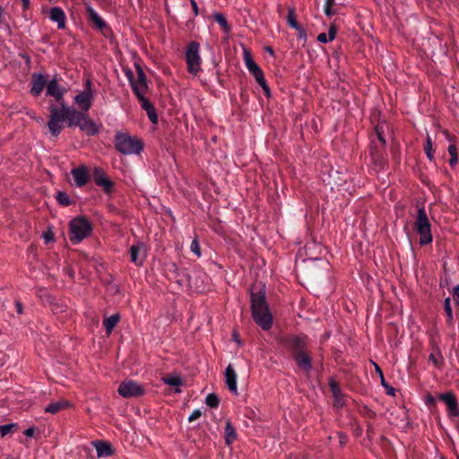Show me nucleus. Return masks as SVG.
I'll return each instance as SVG.
<instances>
[{"instance_id":"obj_1","label":"nucleus","mask_w":459,"mask_h":459,"mask_svg":"<svg viewBox=\"0 0 459 459\" xmlns=\"http://www.w3.org/2000/svg\"><path fill=\"white\" fill-rule=\"evenodd\" d=\"M61 78L55 74L48 81L46 96L52 97L56 100L48 107L49 118L48 127L52 136L57 137L63 130V117L66 114L65 108H74L69 106L65 99L67 89L60 84Z\"/></svg>"},{"instance_id":"obj_2","label":"nucleus","mask_w":459,"mask_h":459,"mask_svg":"<svg viewBox=\"0 0 459 459\" xmlns=\"http://www.w3.org/2000/svg\"><path fill=\"white\" fill-rule=\"evenodd\" d=\"M250 309L254 321L264 331H268L273 326V315L270 311L267 300L265 286H254L250 295Z\"/></svg>"},{"instance_id":"obj_3","label":"nucleus","mask_w":459,"mask_h":459,"mask_svg":"<svg viewBox=\"0 0 459 459\" xmlns=\"http://www.w3.org/2000/svg\"><path fill=\"white\" fill-rule=\"evenodd\" d=\"M308 340V336L304 333L287 336L283 340V344L290 352L298 368L306 373H309L313 368L312 358L307 351Z\"/></svg>"},{"instance_id":"obj_4","label":"nucleus","mask_w":459,"mask_h":459,"mask_svg":"<svg viewBox=\"0 0 459 459\" xmlns=\"http://www.w3.org/2000/svg\"><path fill=\"white\" fill-rule=\"evenodd\" d=\"M65 115L63 117V124L65 123L69 128L79 127L80 131L87 136L97 135L101 128V123H96L88 114L80 113L74 108H65Z\"/></svg>"},{"instance_id":"obj_5","label":"nucleus","mask_w":459,"mask_h":459,"mask_svg":"<svg viewBox=\"0 0 459 459\" xmlns=\"http://www.w3.org/2000/svg\"><path fill=\"white\" fill-rule=\"evenodd\" d=\"M386 127L387 126L384 122L378 123L374 128V135L371 136L369 148L371 160L380 168H384L385 164L383 153L386 145L385 138V130Z\"/></svg>"},{"instance_id":"obj_6","label":"nucleus","mask_w":459,"mask_h":459,"mask_svg":"<svg viewBox=\"0 0 459 459\" xmlns=\"http://www.w3.org/2000/svg\"><path fill=\"white\" fill-rule=\"evenodd\" d=\"M114 145L115 149L124 155H138L143 151V143L141 139L122 131L116 133Z\"/></svg>"},{"instance_id":"obj_7","label":"nucleus","mask_w":459,"mask_h":459,"mask_svg":"<svg viewBox=\"0 0 459 459\" xmlns=\"http://www.w3.org/2000/svg\"><path fill=\"white\" fill-rule=\"evenodd\" d=\"M417 208L414 230L420 236L419 244L420 246H426L433 241L431 224L426 212L425 207L421 205L417 206Z\"/></svg>"},{"instance_id":"obj_8","label":"nucleus","mask_w":459,"mask_h":459,"mask_svg":"<svg viewBox=\"0 0 459 459\" xmlns=\"http://www.w3.org/2000/svg\"><path fill=\"white\" fill-rule=\"evenodd\" d=\"M92 233V225L84 216H77L69 223V239L74 244H79Z\"/></svg>"},{"instance_id":"obj_9","label":"nucleus","mask_w":459,"mask_h":459,"mask_svg":"<svg viewBox=\"0 0 459 459\" xmlns=\"http://www.w3.org/2000/svg\"><path fill=\"white\" fill-rule=\"evenodd\" d=\"M243 59L248 72L254 76L256 82L261 86L265 96L269 97L271 94L270 87L266 82L264 72L259 65L254 61L249 50L244 48Z\"/></svg>"},{"instance_id":"obj_10","label":"nucleus","mask_w":459,"mask_h":459,"mask_svg":"<svg viewBox=\"0 0 459 459\" xmlns=\"http://www.w3.org/2000/svg\"><path fill=\"white\" fill-rule=\"evenodd\" d=\"M74 102L78 106L80 113L88 114L94 100V92L92 91V82L87 79L84 82L83 90L73 98Z\"/></svg>"},{"instance_id":"obj_11","label":"nucleus","mask_w":459,"mask_h":459,"mask_svg":"<svg viewBox=\"0 0 459 459\" xmlns=\"http://www.w3.org/2000/svg\"><path fill=\"white\" fill-rule=\"evenodd\" d=\"M200 44L196 41H191L186 51V62L187 71L196 75L201 71V57L199 55Z\"/></svg>"},{"instance_id":"obj_12","label":"nucleus","mask_w":459,"mask_h":459,"mask_svg":"<svg viewBox=\"0 0 459 459\" xmlns=\"http://www.w3.org/2000/svg\"><path fill=\"white\" fill-rule=\"evenodd\" d=\"M117 393L124 398L140 397L144 394L145 389L136 381L128 379L119 385Z\"/></svg>"},{"instance_id":"obj_13","label":"nucleus","mask_w":459,"mask_h":459,"mask_svg":"<svg viewBox=\"0 0 459 459\" xmlns=\"http://www.w3.org/2000/svg\"><path fill=\"white\" fill-rule=\"evenodd\" d=\"M137 77L131 83L132 91L137 99L145 97V93L148 90L147 78L143 68L136 65H135Z\"/></svg>"},{"instance_id":"obj_14","label":"nucleus","mask_w":459,"mask_h":459,"mask_svg":"<svg viewBox=\"0 0 459 459\" xmlns=\"http://www.w3.org/2000/svg\"><path fill=\"white\" fill-rule=\"evenodd\" d=\"M83 5L89 20L93 23L96 29L101 30L103 33L105 30H110L107 22L98 14L89 1H83Z\"/></svg>"},{"instance_id":"obj_15","label":"nucleus","mask_w":459,"mask_h":459,"mask_svg":"<svg viewBox=\"0 0 459 459\" xmlns=\"http://www.w3.org/2000/svg\"><path fill=\"white\" fill-rule=\"evenodd\" d=\"M438 399L446 403L447 407V414L450 418L459 416V405L455 394L452 392L440 394Z\"/></svg>"},{"instance_id":"obj_16","label":"nucleus","mask_w":459,"mask_h":459,"mask_svg":"<svg viewBox=\"0 0 459 459\" xmlns=\"http://www.w3.org/2000/svg\"><path fill=\"white\" fill-rule=\"evenodd\" d=\"M130 261L136 266H142L146 258V247L143 242H137L131 246L130 250Z\"/></svg>"},{"instance_id":"obj_17","label":"nucleus","mask_w":459,"mask_h":459,"mask_svg":"<svg viewBox=\"0 0 459 459\" xmlns=\"http://www.w3.org/2000/svg\"><path fill=\"white\" fill-rule=\"evenodd\" d=\"M93 180L95 184L101 186L106 194L112 192L113 182L107 177L101 168H95L93 170Z\"/></svg>"},{"instance_id":"obj_18","label":"nucleus","mask_w":459,"mask_h":459,"mask_svg":"<svg viewBox=\"0 0 459 459\" xmlns=\"http://www.w3.org/2000/svg\"><path fill=\"white\" fill-rule=\"evenodd\" d=\"M48 81L46 80V77L42 74H33L31 76V82H30V93L34 97H39L44 88H47Z\"/></svg>"},{"instance_id":"obj_19","label":"nucleus","mask_w":459,"mask_h":459,"mask_svg":"<svg viewBox=\"0 0 459 459\" xmlns=\"http://www.w3.org/2000/svg\"><path fill=\"white\" fill-rule=\"evenodd\" d=\"M71 174L74 178L75 186L78 187L85 186L90 178L88 169L85 166H80L73 169L71 170Z\"/></svg>"},{"instance_id":"obj_20","label":"nucleus","mask_w":459,"mask_h":459,"mask_svg":"<svg viewBox=\"0 0 459 459\" xmlns=\"http://www.w3.org/2000/svg\"><path fill=\"white\" fill-rule=\"evenodd\" d=\"M91 444L96 449L98 458L111 456L115 453V449L109 442L95 440Z\"/></svg>"},{"instance_id":"obj_21","label":"nucleus","mask_w":459,"mask_h":459,"mask_svg":"<svg viewBox=\"0 0 459 459\" xmlns=\"http://www.w3.org/2000/svg\"><path fill=\"white\" fill-rule=\"evenodd\" d=\"M49 19L57 24V28L62 30L65 27L66 15L64 10L59 6L52 7L49 10Z\"/></svg>"},{"instance_id":"obj_22","label":"nucleus","mask_w":459,"mask_h":459,"mask_svg":"<svg viewBox=\"0 0 459 459\" xmlns=\"http://www.w3.org/2000/svg\"><path fill=\"white\" fill-rule=\"evenodd\" d=\"M237 373L233 367L230 364L225 369V379L229 390L234 394H238Z\"/></svg>"},{"instance_id":"obj_23","label":"nucleus","mask_w":459,"mask_h":459,"mask_svg":"<svg viewBox=\"0 0 459 459\" xmlns=\"http://www.w3.org/2000/svg\"><path fill=\"white\" fill-rule=\"evenodd\" d=\"M138 100L141 103V107L146 111V114L152 124L158 123V114L153 104L146 98H139Z\"/></svg>"},{"instance_id":"obj_24","label":"nucleus","mask_w":459,"mask_h":459,"mask_svg":"<svg viewBox=\"0 0 459 459\" xmlns=\"http://www.w3.org/2000/svg\"><path fill=\"white\" fill-rule=\"evenodd\" d=\"M329 387L334 398V403L337 406L342 407L344 405V399L339 384L334 379L329 380Z\"/></svg>"},{"instance_id":"obj_25","label":"nucleus","mask_w":459,"mask_h":459,"mask_svg":"<svg viewBox=\"0 0 459 459\" xmlns=\"http://www.w3.org/2000/svg\"><path fill=\"white\" fill-rule=\"evenodd\" d=\"M69 406H70V403L66 400H59L56 402H52L48 406H46L45 412L56 414L58 411H60Z\"/></svg>"},{"instance_id":"obj_26","label":"nucleus","mask_w":459,"mask_h":459,"mask_svg":"<svg viewBox=\"0 0 459 459\" xmlns=\"http://www.w3.org/2000/svg\"><path fill=\"white\" fill-rule=\"evenodd\" d=\"M119 320H120V316L117 313L113 314V315L104 318L103 325L105 327V331L108 335H109L112 333V331L116 327V325H117Z\"/></svg>"},{"instance_id":"obj_27","label":"nucleus","mask_w":459,"mask_h":459,"mask_svg":"<svg viewBox=\"0 0 459 459\" xmlns=\"http://www.w3.org/2000/svg\"><path fill=\"white\" fill-rule=\"evenodd\" d=\"M225 444L230 446L238 437L235 428L233 427L230 420L226 421L225 425Z\"/></svg>"},{"instance_id":"obj_28","label":"nucleus","mask_w":459,"mask_h":459,"mask_svg":"<svg viewBox=\"0 0 459 459\" xmlns=\"http://www.w3.org/2000/svg\"><path fill=\"white\" fill-rule=\"evenodd\" d=\"M162 382L169 386L177 387L175 392L177 394H180L182 391L179 388L182 385L183 381L180 376H170L162 378Z\"/></svg>"},{"instance_id":"obj_29","label":"nucleus","mask_w":459,"mask_h":459,"mask_svg":"<svg viewBox=\"0 0 459 459\" xmlns=\"http://www.w3.org/2000/svg\"><path fill=\"white\" fill-rule=\"evenodd\" d=\"M444 310L446 316V323L448 325L453 326L455 324L453 309L451 307V299L449 297L446 298L444 300Z\"/></svg>"},{"instance_id":"obj_30","label":"nucleus","mask_w":459,"mask_h":459,"mask_svg":"<svg viewBox=\"0 0 459 459\" xmlns=\"http://www.w3.org/2000/svg\"><path fill=\"white\" fill-rule=\"evenodd\" d=\"M447 152L450 155L449 165L451 168H455L458 161L456 145L455 143H450L448 145Z\"/></svg>"},{"instance_id":"obj_31","label":"nucleus","mask_w":459,"mask_h":459,"mask_svg":"<svg viewBox=\"0 0 459 459\" xmlns=\"http://www.w3.org/2000/svg\"><path fill=\"white\" fill-rule=\"evenodd\" d=\"M56 199L57 203L62 206H69L73 204L72 199L69 195L63 191H58L56 195Z\"/></svg>"},{"instance_id":"obj_32","label":"nucleus","mask_w":459,"mask_h":459,"mask_svg":"<svg viewBox=\"0 0 459 459\" xmlns=\"http://www.w3.org/2000/svg\"><path fill=\"white\" fill-rule=\"evenodd\" d=\"M213 18H214L215 22L221 25V27L223 29V30L225 32L230 31V28L229 26L228 21L224 14H222L221 13H215L213 14Z\"/></svg>"},{"instance_id":"obj_33","label":"nucleus","mask_w":459,"mask_h":459,"mask_svg":"<svg viewBox=\"0 0 459 459\" xmlns=\"http://www.w3.org/2000/svg\"><path fill=\"white\" fill-rule=\"evenodd\" d=\"M335 0H325L324 13L327 17H332L336 14V10L333 8Z\"/></svg>"},{"instance_id":"obj_34","label":"nucleus","mask_w":459,"mask_h":459,"mask_svg":"<svg viewBox=\"0 0 459 459\" xmlns=\"http://www.w3.org/2000/svg\"><path fill=\"white\" fill-rule=\"evenodd\" d=\"M287 22L293 29H299V28L300 24L297 22L296 14H295V9L294 8H289L288 15H287Z\"/></svg>"},{"instance_id":"obj_35","label":"nucleus","mask_w":459,"mask_h":459,"mask_svg":"<svg viewBox=\"0 0 459 459\" xmlns=\"http://www.w3.org/2000/svg\"><path fill=\"white\" fill-rule=\"evenodd\" d=\"M424 152L427 155L428 159L432 161L434 160V151L432 148V141L431 138L428 135L426 144L424 146Z\"/></svg>"},{"instance_id":"obj_36","label":"nucleus","mask_w":459,"mask_h":459,"mask_svg":"<svg viewBox=\"0 0 459 459\" xmlns=\"http://www.w3.org/2000/svg\"><path fill=\"white\" fill-rule=\"evenodd\" d=\"M205 403L211 408H217L220 404V399L215 394H209L205 398Z\"/></svg>"},{"instance_id":"obj_37","label":"nucleus","mask_w":459,"mask_h":459,"mask_svg":"<svg viewBox=\"0 0 459 459\" xmlns=\"http://www.w3.org/2000/svg\"><path fill=\"white\" fill-rule=\"evenodd\" d=\"M190 250L191 252H193L197 257H200L202 253H201V248H200V244H199V240H198V238L195 236L192 242H191V245H190Z\"/></svg>"},{"instance_id":"obj_38","label":"nucleus","mask_w":459,"mask_h":459,"mask_svg":"<svg viewBox=\"0 0 459 459\" xmlns=\"http://www.w3.org/2000/svg\"><path fill=\"white\" fill-rule=\"evenodd\" d=\"M17 427L16 423H9L4 425H0V434L2 437L8 435L13 432V429Z\"/></svg>"},{"instance_id":"obj_39","label":"nucleus","mask_w":459,"mask_h":459,"mask_svg":"<svg viewBox=\"0 0 459 459\" xmlns=\"http://www.w3.org/2000/svg\"><path fill=\"white\" fill-rule=\"evenodd\" d=\"M336 33H337V27L334 24H331L328 29V34H327L328 39L333 41L335 39Z\"/></svg>"},{"instance_id":"obj_40","label":"nucleus","mask_w":459,"mask_h":459,"mask_svg":"<svg viewBox=\"0 0 459 459\" xmlns=\"http://www.w3.org/2000/svg\"><path fill=\"white\" fill-rule=\"evenodd\" d=\"M202 415V411L199 409H195L192 411V413L188 417V421L192 422L197 419H199Z\"/></svg>"},{"instance_id":"obj_41","label":"nucleus","mask_w":459,"mask_h":459,"mask_svg":"<svg viewBox=\"0 0 459 459\" xmlns=\"http://www.w3.org/2000/svg\"><path fill=\"white\" fill-rule=\"evenodd\" d=\"M452 295L455 305L459 306V283L453 289Z\"/></svg>"},{"instance_id":"obj_42","label":"nucleus","mask_w":459,"mask_h":459,"mask_svg":"<svg viewBox=\"0 0 459 459\" xmlns=\"http://www.w3.org/2000/svg\"><path fill=\"white\" fill-rule=\"evenodd\" d=\"M338 437H339V442L342 446L347 444L348 442V437L346 434H344L343 432H339L338 433Z\"/></svg>"},{"instance_id":"obj_43","label":"nucleus","mask_w":459,"mask_h":459,"mask_svg":"<svg viewBox=\"0 0 459 459\" xmlns=\"http://www.w3.org/2000/svg\"><path fill=\"white\" fill-rule=\"evenodd\" d=\"M317 40L321 43H328L331 41L330 39H328V36L325 33H320L317 36Z\"/></svg>"},{"instance_id":"obj_44","label":"nucleus","mask_w":459,"mask_h":459,"mask_svg":"<svg viewBox=\"0 0 459 459\" xmlns=\"http://www.w3.org/2000/svg\"><path fill=\"white\" fill-rule=\"evenodd\" d=\"M371 363L374 366L375 371L377 373L379 377L383 378L384 373H383L381 368L379 367V365L377 363L374 362L373 360H371Z\"/></svg>"},{"instance_id":"obj_45","label":"nucleus","mask_w":459,"mask_h":459,"mask_svg":"<svg viewBox=\"0 0 459 459\" xmlns=\"http://www.w3.org/2000/svg\"><path fill=\"white\" fill-rule=\"evenodd\" d=\"M190 4L194 12L195 16H197L199 14V9L198 5L195 0H190Z\"/></svg>"},{"instance_id":"obj_46","label":"nucleus","mask_w":459,"mask_h":459,"mask_svg":"<svg viewBox=\"0 0 459 459\" xmlns=\"http://www.w3.org/2000/svg\"><path fill=\"white\" fill-rule=\"evenodd\" d=\"M299 32V39H307V32L305 30V29L299 25V29H296Z\"/></svg>"},{"instance_id":"obj_47","label":"nucleus","mask_w":459,"mask_h":459,"mask_svg":"<svg viewBox=\"0 0 459 459\" xmlns=\"http://www.w3.org/2000/svg\"><path fill=\"white\" fill-rule=\"evenodd\" d=\"M125 74L131 84L134 82V80L135 79L133 71L130 69H127L125 71Z\"/></svg>"},{"instance_id":"obj_48","label":"nucleus","mask_w":459,"mask_h":459,"mask_svg":"<svg viewBox=\"0 0 459 459\" xmlns=\"http://www.w3.org/2000/svg\"><path fill=\"white\" fill-rule=\"evenodd\" d=\"M385 389L386 394H388L390 396H394L396 394V389L394 388L393 386H391L390 385H388L387 388H385Z\"/></svg>"},{"instance_id":"obj_49","label":"nucleus","mask_w":459,"mask_h":459,"mask_svg":"<svg viewBox=\"0 0 459 459\" xmlns=\"http://www.w3.org/2000/svg\"><path fill=\"white\" fill-rule=\"evenodd\" d=\"M429 359L430 361L433 362V364L436 366V367H439L440 363H439V360L437 359V358L435 356V354L431 353L429 357Z\"/></svg>"},{"instance_id":"obj_50","label":"nucleus","mask_w":459,"mask_h":459,"mask_svg":"<svg viewBox=\"0 0 459 459\" xmlns=\"http://www.w3.org/2000/svg\"><path fill=\"white\" fill-rule=\"evenodd\" d=\"M35 433V428L34 427H31V428H28L24 430L23 434L26 436V437H32Z\"/></svg>"},{"instance_id":"obj_51","label":"nucleus","mask_w":459,"mask_h":459,"mask_svg":"<svg viewBox=\"0 0 459 459\" xmlns=\"http://www.w3.org/2000/svg\"><path fill=\"white\" fill-rule=\"evenodd\" d=\"M43 237H44L46 242H49L51 240H54L53 233L50 232V231L45 232Z\"/></svg>"},{"instance_id":"obj_52","label":"nucleus","mask_w":459,"mask_h":459,"mask_svg":"<svg viewBox=\"0 0 459 459\" xmlns=\"http://www.w3.org/2000/svg\"><path fill=\"white\" fill-rule=\"evenodd\" d=\"M16 311L18 314H22V304L20 300L15 301Z\"/></svg>"},{"instance_id":"obj_53","label":"nucleus","mask_w":459,"mask_h":459,"mask_svg":"<svg viewBox=\"0 0 459 459\" xmlns=\"http://www.w3.org/2000/svg\"><path fill=\"white\" fill-rule=\"evenodd\" d=\"M436 403L435 398L432 395H428L426 397V403L427 404H434Z\"/></svg>"},{"instance_id":"obj_54","label":"nucleus","mask_w":459,"mask_h":459,"mask_svg":"<svg viewBox=\"0 0 459 459\" xmlns=\"http://www.w3.org/2000/svg\"><path fill=\"white\" fill-rule=\"evenodd\" d=\"M23 10H28L30 7V0H21Z\"/></svg>"},{"instance_id":"obj_55","label":"nucleus","mask_w":459,"mask_h":459,"mask_svg":"<svg viewBox=\"0 0 459 459\" xmlns=\"http://www.w3.org/2000/svg\"><path fill=\"white\" fill-rule=\"evenodd\" d=\"M443 134L446 135V139H447L450 143H452V142H454V141H455V136H451V135L449 134V133H448L446 130H445V131L443 132Z\"/></svg>"},{"instance_id":"obj_56","label":"nucleus","mask_w":459,"mask_h":459,"mask_svg":"<svg viewBox=\"0 0 459 459\" xmlns=\"http://www.w3.org/2000/svg\"><path fill=\"white\" fill-rule=\"evenodd\" d=\"M380 380H381V385H382V386H383L384 388H387V386H388V385H389V384L385 381V377H384V376H383V378H380Z\"/></svg>"},{"instance_id":"obj_57","label":"nucleus","mask_w":459,"mask_h":459,"mask_svg":"<svg viewBox=\"0 0 459 459\" xmlns=\"http://www.w3.org/2000/svg\"><path fill=\"white\" fill-rule=\"evenodd\" d=\"M265 51L268 52L269 54H271L272 56L274 55V52H273V49L272 47H266Z\"/></svg>"},{"instance_id":"obj_58","label":"nucleus","mask_w":459,"mask_h":459,"mask_svg":"<svg viewBox=\"0 0 459 459\" xmlns=\"http://www.w3.org/2000/svg\"><path fill=\"white\" fill-rule=\"evenodd\" d=\"M22 57L25 60L26 63L30 62V57L28 55H22Z\"/></svg>"},{"instance_id":"obj_59","label":"nucleus","mask_w":459,"mask_h":459,"mask_svg":"<svg viewBox=\"0 0 459 459\" xmlns=\"http://www.w3.org/2000/svg\"><path fill=\"white\" fill-rule=\"evenodd\" d=\"M48 1H49L50 3H54V4H56V3H57V2H59V0H48Z\"/></svg>"},{"instance_id":"obj_60","label":"nucleus","mask_w":459,"mask_h":459,"mask_svg":"<svg viewBox=\"0 0 459 459\" xmlns=\"http://www.w3.org/2000/svg\"><path fill=\"white\" fill-rule=\"evenodd\" d=\"M172 267L175 269V271L178 270V266L176 265V264H173Z\"/></svg>"},{"instance_id":"obj_61","label":"nucleus","mask_w":459,"mask_h":459,"mask_svg":"<svg viewBox=\"0 0 459 459\" xmlns=\"http://www.w3.org/2000/svg\"><path fill=\"white\" fill-rule=\"evenodd\" d=\"M437 352H438L439 357L442 359L441 351L439 350H437Z\"/></svg>"},{"instance_id":"obj_62","label":"nucleus","mask_w":459,"mask_h":459,"mask_svg":"<svg viewBox=\"0 0 459 459\" xmlns=\"http://www.w3.org/2000/svg\"><path fill=\"white\" fill-rule=\"evenodd\" d=\"M370 416H371V417H374V416H375V412L370 411Z\"/></svg>"},{"instance_id":"obj_63","label":"nucleus","mask_w":459,"mask_h":459,"mask_svg":"<svg viewBox=\"0 0 459 459\" xmlns=\"http://www.w3.org/2000/svg\"><path fill=\"white\" fill-rule=\"evenodd\" d=\"M440 459H444V458L442 457V458H440Z\"/></svg>"}]
</instances>
